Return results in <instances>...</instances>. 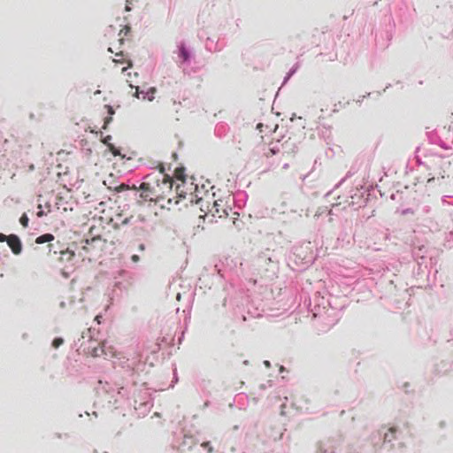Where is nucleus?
Masks as SVG:
<instances>
[{"label":"nucleus","instance_id":"obj_1","mask_svg":"<svg viewBox=\"0 0 453 453\" xmlns=\"http://www.w3.org/2000/svg\"><path fill=\"white\" fill-rule=\"evenodd\" d=\"M206 185H200V211L204 212L203 215H200V219H203V222L208 221L209 223H218L219 219H223V226L231 230L235 226L239 214L234 212V217L228 218V211L223 202L219 201V203L214 199V186L209 180H206Z\"/></svg>","mask_w":453,"mask_h":453},{"label":"nucleus","instance_id":"obj_19","mask_svg":"<svg viewBox=\"0 0 453 453\" xmlns=\"http://www.w3.org/2000/svg\"><path fill=\"white\" fill-rule=\"evenodd\" d=\"M201 446L206 449L208 450V453H211L212 451V448L210 446L209 442H203L201 444Z\"/></svg>","mask_w":453,"mask_h":453},{"label":"nucleus","instance_id":"obj_7","mask_svg":"<svg viewBox=\"0 0 453 453\" xmlns=\"http://www.w3.org/2000/svg\"><path fill=\"white\" fill-rule=\"evenodd\" d=\"M8 246L12 250V251L15 255H19L21 253L22 250V244L20 242V239L15 235V234H10L8 235V239L6 241Z\"/></svg>","mask_w":453,"mask_h":453},{"label":"nucleus","instance_id":"obj_4","mask_svg":"<svg viewBox=\"0 0 453 453\" xmlns=\"http://www.w3.org/2000/svg\"><path fill=\"white\" fill-rule=\"evenodd\" d=\"M278 127V124L270 121H267L266 123H258L257 125V129L262 134V141L268 142L269 144H272L274 140L277 142L280 141V139L276 135Z\"/></svg>","mask_w":453,"mask_h":453},{"label":"nucleus","instance_id":"obj_16","mask_svg":"<svg viewBox=\"0 0 453 453\" xmlns=\"http://www.w3.org/2000/svg\"><path fill=\"white\" fill-rule=\"evenodd\" d=\"M278 152H279V149L273 147V148H270L268 150V152H265V157H272V156L277 154Z\"/></svg>","mask_w":453,"mask_h":453},{"label":"nucleus","instance_id":"obj_30","mask_svg":"<svg viewBox=\"0 0 453 453\" xmlns=\"http://www.w3.org/2000/svg\"><path fill=\"white\" fill-rule=\"evenodd\" d=\"M133 189H134V190H135V191H137V188H136V187H134V186L133 187Z\"/></svg>","mask_w":453,"mask_h":453},{"label":"nucleus","instance_id":"obj_13","mask_svg":"<svg viewBox=\"0 0 453 453\" xmlns=\"http://www.w3.org/2000/svg\"><path fill=\"white\" fill-rule=\"evenodd\" d=\"M188 51L184 46H180L179 49V58L180 62H185L188 58Z\"/></svg>","mask_w":453,"mask_h":453},{"label":"nucleus","instance_id":"obj_25","mask_svg":"<svg viewBox=\"0 0 453 453\" xmlns=\"http://www.w3.org/2000/svg\"><path fill=\"white\" fill-rule=\"evenodd\" d=\"M132 0H127V4H126V11L127 12H129L131 9L129 7V4H131Z\"/></svg>","mask_w":453,"mask_h":453},{"label":"nucleus","instance_id":"obj_20","mask_svg":"<svg viewBox=\"0 0 453 453\" xmlns=\"http://www.w3.org/2000/svg\"><path fill=\"white\" fill-rule=\"evenodd\" d=\"M37 217L41 218L44 215V211L41 204L38 205V211L36 213Z\"/></svg>","mask_w":453,"mask_h":453},{"label":"nucleus","instance_id":"obj_9","mask_svg":"<svg viewBox=\"0 0 453 453\" xmlns=\"http://www.w3.org/2000/svg\"><path fill=\"white\" fill-rule=\"evenodd\" d=\"M396 431L397 429L395 426H391L388 428V431L384 434V441L391 442L396 439Z\"/></svg>","mask_w":453,"mask_h":453},{"label":"nucleus","instance_id":"obj_11","mask_svg":"<svg viewBox=\"0 0 453 453\" xmlns=\"http://www.w3.org/2000/svg\"><path fill=\"white\" fill-rule=\"evenodd\" d=\"M113 61L115 63H119V64L126 63V59L124 58V56H123L122 52L119 53V54L117 53L116 54V58L113 59ZM127 67H123L122 68V72H125L128 67L132 66V62L130 60H127Z\"/></svg>","mask_w":453,"mask_h":453},{"label":"nucleus","instance_id":"obj_28","mask_svg":"<svg viewBox=\"0 0 453 453\" xmlns=\"http://www.w3.org/2000/svg\"><path fill=\"white\" fill-rule=\"evenodd\" d=\"M127 221H128V219H126L123 221V223H124V224H127Z\"/></svg>","mask_w":453,"mask_h":453},{"label":"nucleus","instance_id":"obj_14","mask_svg":"<svg viewBox=\"0 0 453 453\" xmlns=\"http://www.w3.org/2000/svg\"><path fill=\"white\" fill-rule=\"evenodd\" d=\"M28 221H29V219L26 213H24L19 219V222L23 227L28 226Z\"/></svg>","mask_w":453,"mask_h":453},{"label":"nucleus","instance_id":"obj_15","mask_svg":"<svg viewBox=\"0 0 453 453\" xmlns=\"http://www.w3.org/2000/svg\"><path fill=\"white\" fill-rule=\"evenodd\" d=\"M64 343V340L62 338H55L52 342V346L55 349H58Z\"/></svg>","mask_w":453,"mask_h":453},{"label":"nucleus","instance_id":"obj_21","mask_svg":"<svg viewBox=\"0 0 453 453\" xmlns=\"http://www.w3.org/2000/svg\"><path fill=\"white\" fill-rule=\"evenodd\" d=\"M111 120V116H110L108 118H105L103 128L105 129L107 127V125L110 123Z\"/></svg>","mask_w":453,"mask_h":453},{"label":"nucleus","instance_id":"obj_12","mask_svg":"<svg viewBox=\"0 0 453 453\" xmlns=\"http://www.w3.org/2000/svg\"><path fill=\"white\" fill-rule=\"evenodd\" d=\"M54 235L51 234H44L42 235L38 236L35 240V242L38 244L50 242L54 240Z\"/></svg>","mask_w":453,"mask_h":453},{"label":"nucleus","instance_id":"obj_5","mask_svg":"<svg viewBox=\"0 0 453 453\" xmlns=\"http://www.w3.org/2000/svg\"><path fill=\"white\" fill-rule=\"evenodd\" d=\"M129 83V86L133 88H135V92L134 94V96L136 98H140V94H142V99L148 100L150 102L153 101L155 98V94L157 93V88L155 87L149 88L146 91L145 90H140L139 86H134L132 84V81L127 80V81Z\"/></svg>","mask_w":453,"mask_h":453},{"label":"nucleus","instance_id":"obj_2","mask_svg":"<svg viewBox=\"0 0 453 453\" xmlns=\"http://www.w3.org/2000/svg\"><path fill=\"white\" fill-rule=\"evenodd\" d=\"M173 178L165 174L164 167L160 166L158 176L140 185V197L143 201L160 203L167 200V203H171V195L173 193Z\"/></svg>","mask_w":453,"mask_h":453},{"label":"nucleus","instance_id":"obj_18","mask_svg":"<svg viewBox=\"0 0 453 453\" xmlns=\"http://www.w3.org/2000/svg\"><path fill=\"white\" fill-rule=\"evenodd\" d=\"M127 189H129V186L125 185V184H121L116 188V191H118V192H121L123 190H127Z\"/></svg>","mask_w":453,"mask_h":453},{"label":"nucleus","instance_id":"obj_26","mask_svg":"<svg viewBox=\"0 0 453 453\" xmlns=\"http://www.w3.org/2000/svg\"><path fill=\"white\" fill-rule=\"evenodd\" d=\"M144 249H145L144 244H141V245L139 246V250H144Z\"/></svg>","mask_w":453,"mask_h":453},{"label":"nucleus","instance_id":"obj_27","mask_svg":"<svg viewBox=\"0 0 453 453\" xmlns=\"http://www.w3.org/2000/svg\"><path fill=\"white\" fill-rule=\"evenodd\" d=\"M49 247L51 249L54 247V244L50 243V244H49Z\"/></svg>","mask_w":453,"mask_h":453},{"label":"nucleus","instance_id":"obj_17","mask_svg":"<svg viewBox=\"0 0 453 453\" xmlns=\"http://www.w3.org/2000/svg\"><path fill=\"white\" fill-rule=\"evenodd\" d=\"M101 353H103V349H98V348H93V349L91 351V355L93 357H99L101 355Z\"/></svg>","mask_w":453,"mask_h":453},{"label":"nucleus","instance_id":"obj_3","mask_svg":"<svg viewBox=\"0 0 453 453\" xmlns=\"http://www.w3.org/2000/svg\"><path fill=\"white\" fill-rule=\"evenodd\" d=\"M174 175L177 180L180 181V183H178L175 188V193L177 196L186 198L188 196H190L191 203H198L197 195L196 194L198 186L194 185L193 182L188 183L187 181L184 177V169H176Z\"/></svg>","mask_w":453,"mask_h":453},{"label":"nucleus","instance_id":"obj_8","mask_svg":"<svg viewBox=\"0 0 453 453\" xmlns=\"http://www.w3.org/2000/svg\"><path fill=\"white\" fill-rule=\"evenodd\" d=\"M60 257L59 261L63 263H70L73 260L75 257L74 251L71 250L70 249L61 250L59 251Z\"/></svg>","mask_w":453,"mask_h":453},{"label":"nucleus","instance_id":"obj_6","mask_svg":"<svg viewBox=\"0 0 453 453\" xmlns=\"http://www.w3.org/2000/svg\"><path fill=\"white\" fill-rule=\"evenodd\" d=\"M94 227L90 228L89 234L91 235L90 240H86V243L89 247H84L86 250H89L90 247L94 248L96 245H98L100 249H104L105 247L106 240L103 239L101 235H94L93 234Z\"/></svg>","mask_w":453,"mask_h":453},{"label":"nucleus","instance_id":"obj_22","mask_svg":"<svg viewBox=\"0 0 453 453\" xmlns=\"http://www.w3.org/2000/svg\"><path fill=\"white\" fill-rule=\"evenodd\" d=\"M131 260L134 262V263H137L140 261V257L138 255H133L131 257Z\"/></svg>","mask_w":453,"mask_h":453},{"label":"nucleus","instance_id":"obj_24","mask_svg":"<svg viewBox=\"0 0 453 453\" xmlns=\"http://www.w3.org/2000/svg\"><path fill=\"white\" fill-rule=\"evenodd\" d=\"M106 107H107V109H108V112H109V114H110V115L114 114V111H113V109H112V107H111V106H110V105H106Z\"/></svg>","mask_w":453,"mask_h":453},{"label":"nucleus","instance_id":"obj_23","mask_svg":"<svg viewBox=\"0 0 453 453\" xmlns=\"http://www.w3.org/2000/svg\"><path fill=\"white\" fill-rule=\"evenodd\" d=\"M7 239H8V235H5V234L0 233V242H6Z\"/></svg>","mask_w":453,"mask_h":453},{"label":"nucleus","instance_id":"obj_29","mask_svg":"<svg viewBox=\"0 0 453 453\" xmlns=\"http://www.w3.org/2000/svg\"><path fill=\"white\" fill-rule=\"evenodd\" d=\"M96 319L99 322V320H100L99 316H96Z\"/></svg>","mask_w":453,"mask_h":453},{"label":"nucleus","instance_id":"obj_10","mask_svg":"<svg viewBox=\"0 0 453 453\" xmlns=\"http://www.w3.org/2000/svg\"><path fill=\"white\" fill-rule=\"evenodd\" d=\"M111 135H107L105 136L102 142L108 146L110 151L114 155V156H117L119 154V150L115 148V146L111 143Z\"/></svg>","mask_w":453,"mask_h":453}]
</instances>
